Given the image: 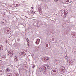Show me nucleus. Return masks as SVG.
Listing matches in <instances>:
<instances>
[{
  "label": "nucleus",
  "instance_id": "obj_2",
  "mask_svg": "<svg viewBox=\"0 0 76 76\" xmlns=\"http://www.w3.org/2000/svg\"><path fill=\"white\" fill-rule=\"evenodd\" d=\"M8 54L10 57H12L13 54V50H11L10 51H9L8 52Z\"/></svg>",
  "mask_w": 76,
  "mask_h": 76
},
{
  "label": "nucleus",
  "instance_id": "obj_19",
  "mask_svg": "<svg viewBox=\"0 0 76 76\" xmlns=\"http://www.w3.org/2000/svg\"><path fill=\"white\" fill-rule=\"evenodd\" d=\"M48 69H50V66H48Z\"/></svg>",
  "mask_w": 76,
  "mask_h": 76
},
{
  "label": "nucleus",
  "instance_id": "obj_20",
  "mask_svg": "<svg viewBox=\"0 0 76 76\" xmlns=\"http://www.w3.org/2000/svg\"><path fill=\"white\" fill-rule=\"evenodd\" d=\"M46 46L47 47H48V45L47 44L46 45Z\"/></svg>",
  "mask_w": 76,
  "mask_h": 76
},
{
  "label": "nucleus",
  "instance_id": "obj_17",
  "mask_svg": "<svg viewBox=\"0 0 76 76\" xmlns=\"http://www.w3.org/2000/svg\"><path fill=\"white\" fill-rule=\"evenodd\" d=\"M53 71L55 73H56V72H57L56 71V70H53Z\"/></svg>",
  "mask_w": 76,
  "mask_h": 76
},
{
  "label": "nucleus",
  "instance_id": "obj_1",
  "mask_svg": "<svg viewBox=\"0 0 76 76\" xmlns=\"http://www.w3.org/2000/svg\"><path fill=\"white\" fill-rule=\"evenodd\" d=\"M67 13H68V10L66 9H65L64 10H62L61 11V14L67 15Z\"/></svg>",
  "mask_w": 76,
  "mask_h": 76
},
{
  "label": "nucleus",
  "instance_id": "obj_4",
  "mask_svg": "<svg viewBox=\"0 0 76 76\" xmlns=\"http://www.w3.org/2000/svg\"><path fill=\"white\" fill-rule=\"evenodd\" d=\"M49 60V57H45L44 58V60H43V61L45 62L47 60Z\"/></svg>",
  "mask_w": 76,
  "mask_h": 76
},
{
  "label": "nucleus",
  "instance_id": "obj_6",
  "mask_svg": "<svg viewBox=\"0 0 76 76\" xmlns=\"http://www.w3.org/2000/svg\"><path fill=\"white\" fill-rule=\"evenodd\" d=\"M39 42H40V39H38L35 43L36 44H39Z\"/></svg>",
  "mask_w": 76,
  "mask_h": 76
},
{
  "label": "nucleus",
  "instance_id": "obj_10",
  "mask_svg": "<svg viewBox=\"0 0 76 76\" xmlns=\"http://www.w3.org/2000/svg\"><path fill=\"white\" fill-rule=\"evenodd\" d=\"M3 46L0 45V50H3Z\"/></svg>",
  "mask_w": 76,
  "mask_h": 76
},
{
  "label": "nucleus",
  "instance_id": "obj_11",
  "mask_svg": "<svg viewBox=\"0 0 76 76\" xmlns=\"http://www.w3.org/2000/svg\"><path fill=\"white\" fill-rule=\"evenodd\" d=\"M72 35L74 36L75 38H76V33H73L72 34Z\"/></svg>",
  "mask_w": 76,
  "mask_h": 76
},
{
  "label": "nucleus",
  "instance_id": "obj_30",
  "mask_svg": "<svg viewBox=\"0 0 76 76\" xmlns=\"http://www.w3.org/2000/svg\"><path fill=\"white\" fill-rule=\"evenodd\" d=\"M17 47H18V46H17Z\"/></svg>",
  "mask_w": 76,
  "mask_h": 76
},
{
  "label": "nucleus",
  "instance_id": "obj_27",
  "mask_svg": "<svg viewBox=\"0 0 76 76\" xmlns=\"http://www.w3.org/2000/svg\"><path fill=\"white\" fill-rule=\"evenodd\" d=\"M52 75H53V72H52Z\"/></svg>",
  "mask_w": 76,
  "mask_h": 76
},
{
  "label": "nucleus",
  "instance_id": "obj_21",
  "mask_svg": "<svg viewBox=\"0 0 76 76\" xmlns=\"http://www.w3.org/2000/svg\"><path fill=\"white\" fill-rule=\"evenodd\" d=\"M3 72V71L1 70L0 71V73H1Z\"/></svg>",
  "mask_w": 76,
  "mask_h": 76
},
{
  "label": "nucleus",
  "instance_id": "obj_22",
  "mask_svg": "<svg viewBox=\"0 0 76 76\" xmlns=\"http://www.w3.org/2000/svg\"><path fill=\"white\" fill-rule=\"evenodd\" d=\"M31 10H32V9H33V7L31 8Z\"/></svg>",
  "mask_w": 76,
  "mask_h": 76
},
{
  "label": "nucleus",
  "instance_id": "obj_16",
  "mask_svg": "<svg viewBox=\"0 0 76 76\" xmlns=\"http://www.w3.org/2000/svg\"><path fill=\"white\" fill-rule=\"evenodd\" d=\"M54 1L55 3H57V1H58V0H54Z\"/></svg>",
  "mask_w": 76,
  "mask_h": 76
},
{
  "label": "nucleus",
  "instance_id": "obj_23",
  "mask_svg": "<svg viewBox=\"0 0 76 76\" xmlns=\"http://www.w3.org/2000/svg\"><path fill=\"white\" fill-rule=\"evenodd\" d=\"M0 63H1V60H0Z\"/></svg>",
  "mask_w": 76,
  "mask_h": 76
},
{
  "label": "nucleus",
  "instance_id": "obj_29",
  "mask_svg": "<svg viewBox=\"0 0 76 76\" xmlns=\"http://www.w3.org/2000/svg\"><path fill=\"white\" fill-rule=\"evenodd\" d=\"M56 61H57V60H56Z\"/></svg>",
  "mask_w": 76,
  "mask_h": 76
},
{
  "label": "nucleus",
  "instance_id": "obj_8",
  "mask_svg": "<svg viewBox=\"0 0 76 76\" xmlns=\"http://www.w3.org/2000/svg\"><path fill=\"white\" fill-rule=\"evenodd\" d=\"M65 1H66V3H70L72 1V0H70V1H69V0H65Z\"/></svg>",
  "mask_w": 76,
  "mask_h": 76
},
{
  "label": "nucleus",
  "instance_id": "obj_24",
  "mask_svg": "<svg viewBox=\"0 0 76 76\" xmlns=\"http://www.w3.org/2000/svg\"><path fill=\"white\" fill-rule=\"evenodd\" d=\"M34 67H35V66H33V68H34Z\"/></svg>",
  "mask_w": 76,
  "mask_h": 76
},
{
  "label": "nucleus",
  "instance_id": "obj_14",
  "mask_svg": "<svg viewBox=\"0 0 76 76\" xmlns=\"http://www.w3.org/2000/svg\"><path fill=\"white\" fill-rule=\"evenodd\" d=\"M46 26V23H44L42 25V26H44V27H45Z\"/></svg>",
  "mask_w": 76,
  "mask_h": 76
},
{
  "label": "nucleus",
  "instance_id": "obj_26",
  "mask_svg": "<svg viewBox=\"0 0 76 76\" xmlns=\"http://www.w3.org/2000/svg\"><path fill=\"white\" fill-rule=\"evenodd\" d=\"M35 13V12H32V13Z\"/></svg>",
  "mask_w": 76,
  "mask_h": 76
},
{
  "label": "nucleus",
  "instance_id": "obj_5",
  "mask_svg": "<svg viewBox=\"0 0 76 76\" xmlns=\"http://www.w3.org/2000/svg\"><path fill=\"white\" fill-rule=\"evenodd\" d=\"M18 56H15L14 57V60L15 61H17L18 60Z\"/></svg>",
  "mask_w": 76,
  "mask_h": 76
},
{
  "label": "nucleus",
  "instance_id": "obj_25",
  "mask_svg": "<svg viewBox=\"0 0 76 76\" xmlns=\"http://www.w3.org/2000/svg\"><path fill=\"white\" fill-rule=\"evenodd\" d=\"M11 67H13V65H11Z\"/></svg>",
  "mask_w": 76,
  "mask_h": 76
},
{
  "label": "nucleus",
  "instance_id": "obj_28",
  "mask_svg": "<svg viewBox=\"0 0 76 76\" xmlns=\"http://www.w3.org/2000/svg\"><path fill=\"white\" fill-rule=\"evenodd\" d=\"M69 47V48H71V47Z\"/></svg>",
  "mask_w": 76,
  "mask_h": 76
},
{
  "label": "nucleus",
  "instance_id": "obj_31",
  "mask_svg": "<svg viewBox=\"0 0 76 76\" xmlns=\"http://www.w3.org/2000/svg\"><path fill=\"white\" fill-rule=\"evenodd\" d=\"M69 1H70V0H69Z\"/></svg>",
  "mask_w": 76,
  "mask_h": 76
},
{
  "label": "nucleus",
  "instance_id": "obj_7",
  "mask_svg": "<svg viewBox=\"0 0 76 76\" xmlns=\"http://www.w3.org/2000/svg\"><path fill=\"white\" fill-rule=\"evenodd\" d=\"M52 41H54V42H53V43H56V42H57V39H54V38H52Z\"/></svg>",
  "mask_w": 76,
  "mask_h": 76
},
{
  "label": "nucleus",
  "instance_id": "obj_15",
  "mask_svg": "<svg viewBox=\"0 0 76 76\" xmlns=\"http://www.w3.org/2000/svg\"><path fill=\"white\" fill-rule=\"evenodd\" d=\"M6 71L7 72H10V69L9 68H7L6 69Z\"/></svg>",
  "mask_w": 76,
  "mask_h": 76
},
{
  "label": "nucleus",
  "instance_id": "obj_9",
  "mask_svg": "<svg viewBox=\"0 0 76 76\" xmlns=\"http://www.w3.org/2000/svg\"><path fill=\"white\" fill-rule=\"evenodd\" d=\"M15 7H18L20 6V3H18V4H16V5H15Z\"/></svg>",
  "mask_w": 76,
  "mask_h": 76
},
{
  "label": "nucleus",
  "instance_id": "obj_18",
  "mask_svg": "<svg viewBox=\"0 0 76 76\" xmlns=\"http://www.w3.org/2000/svg\"><path fill=\"white\" fill-rule=\"evenodd\" d=\"M26 40L27 41H29V39L28 38H26Z\"/></svg>",
  "mask_w": 76,
  "mask_h": 76
},
{
  "label": "nucleus",
  "instance_id": "obj_13",
  "mask_svg": "<svg viewBox=\"0 0 76 76\" xmlns=\"http://www.w3.org/2000/svg\"><path fill=\"white\" fill-rule=\"evenodd\" d=\"M38 11L41 12V7H38Z\"/></svg>",
  "mask_w": 76,
  "mask_h": 76
},
{
  "label": "nucleus",
  "instance_id": "obj_3",
  "mask_svg": "<svg viewBox=\"0 0 76 76\" xmlns=\"http://www.w3.org/2000/svg\"><path fill=\"white\" fill-rule=\"evenodd\" d=\"M60 70L61 72H63L65 70V68L64 67V66H61V67L60 68Z\"/></svg>",
  "mask_w": 76,
  "mask_h": 76
},
{
  "label": "nucleus",
  "instance_id": "obj_12",
  "mask_svg": "<svg viewBox=\"0 0 76 76\" xmlns=\"http://www.w3.org/2000/svg\"><path fill=\"white\" fill-rule=\"evenodd\" d=\"M7 75V76H12V74L11 73H8Z\"/></svg>",
  "mask_w": 76,
  "mask_h": 76
}]
</instances>
